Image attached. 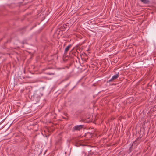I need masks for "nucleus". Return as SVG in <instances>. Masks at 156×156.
<instances>
[{
	"mask_svg": "<svg viewBox=\"0 0 156 156\" xmlns=\"http://www.w3.org/2000/svg\"><path fill=\"white\" fill-rule=\"evenodd\" d=\"M119 77V73L113 75L111 79L109 80V82H112L114 80L116 79Z\"/></svg>",
	"mask_w": 156,
	"mask_h": 156,
	"instance_id": "nucleus-1",
	"label": "nucleus"
},
{
	"mask_svg": "<svg viewBox=\"0 0 156 156\" xmlns=\"http://www.w3.org/2000/svg\"><path fill=\"white\" fill-rule=\"evenodd\" d=\"M83 125H76L74 127V129L75 130H80L83 128Z\"/></svg>",
	"mask_w": 156,
	"mask_h": 156,
	"instance_id": "nucleus-2",
	"label": "nucleus"
},
{
	"mask_svg": "<svg viewBox=\"0 0 156 156\" xmlns=\"http://www.w3.org/2000/svg\"><path fill=\"white\" fill-rule=\"evenodd\" d=\"M71 46V45H69L65 48L64 51V53L65 54H66L67 53L68 51L69 50V49Z\"/></svg>",
	"mask_w": 156,
	"mask_h": 156,
	"instance_id": "nucleus-3",
	"label": "nucleus"
},
{
	"mask_svg": "<svg viewBox=\"0 0 156 156\" xmlns=\"http://www.w3.org/2000/svg\"><path fill=\"white\" fill-rule=\"evenodd\" d=\"M141 2L144 4H148L149 3V0H140Z\"/></svg>",
	"mask_w": 156,
	"mask_h": 156,
	"instance_id": "nucleus-4",
	"label": "nucleus"
},
{
	"mask_svg": "<svg viewBox=\"0 0 156 156\" xmlns=\"http://www.w3.org/2000/svg\"><path fill=\"white\" fill-rule=\"evenodd\" d=\"M47 74L50 75H54V73H47Z\"/></svg>",
	"mask_w": 156,
	"mask_h": 156,
	"instance_id": "nucleus-5",
	"label": "nucleus"
},
{
	"mask_svg": "<svg viewBox=\"0 0 156 156\" xmlns=\"http://www.w3.org/2000/svg\"><path fill=\"white\" fill-rule=\"evenodd\" d=\"M25 43H24V42H23V44H25Z\"/></svg>",
	"mask_w": 156,
	"mask_h": 156,
	"instance_id": "nucleus-6",
	"label": "nucleus"
}]
</instances>
